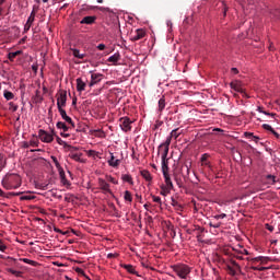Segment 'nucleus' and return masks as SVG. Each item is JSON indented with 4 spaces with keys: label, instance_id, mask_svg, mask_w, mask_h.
<instances>
[{
    "label": "nucleus",
    "instance_id": "nucleus-1",
    "mask_svg": "<svg viewBox=\"0 0 280 280\" xmlns=\"http://www.w3.org/2000/svg\"><path fill=\"white\" fill-rule=\"evenodd\" d=\"M162 174L164 176L165 185L160 187V195L166 197L170 196L172 189H174V183H172V177L170 176V166H162Z\"/></svg>",
    "mask_w": 280,
    "mask_h": 280
},
{
    "label": "nucleus",
    "instance_id": "nucleus-2",
    "mask_svg": "<svg viewBox=\"0 0 280 280\" xmlns=\"http://www.w3.org/2000/svg\"><path fill=\"white\" fill-rule=\"evenodd\" d=\"M2 187L7 190L19 189L21 187V176L18 174H8L2 179Z\"/></svg>",
    "mask_w": 280,
    "mask_h": 280
},
{
    "label": "nucleus",
    "instance_id": "nucleus-3",
    "mask_svg": "<svg viewBox=\"0 0 280 280\" xmlns=\"http://www.w3.org/2000/svg\"><path fill=\"white\" fill-rule=\"evenodd\" d=\"M171 144H172V138L171 136H168L165 142L159 145V154H161L162 167H170V159H167V154H170Z\"/></svg>",
    "mask_w": 280,
    "mask_h": 280
},
{
    "label": "nucleus",
    "instance_id": "nucleus-4",
    "mask_svg": "<svg viewBox=\"0 0 280 280\" xmlns=\"http://www.w3.org/2000/svg\"><path fill=\"white\" fill-rule=\"evenodd\" d=\"M171 268L179 279L187 280L189 279V275H191V267L186 264L173 265Z\"/></svg>",
    "mask_w": 280,
    "mask_h": 280
},
{
    "label": "nucleus",
    "instance_id": "nucleus-5",
    "mask_svg": "<svg viewBox=\"0 0 280 280\" xmlns=\"http://www.w3.org/2000/svg\"><path fill=\"white\" fill-rule=\"evenodd\" d=\"M132 124L135 121L128 118V116L119 118V126L122 132H130L132 130Z\"/></svg>",
    "mask_w": 280,
    "mask_h": 280
},
{
    "label": "nucleus",
    "instance_id": "nucleus-6",
    "mask_svg": "<svg viewBox=\"0 0 280 280\" xmlns=\"http://www.w3.org/2000/svg\"><path fill=\"white\" fill-rule=\"evenodd\" d=\"M38 139L43 143H51V141H54V130L46 131L44 129H39V131H38Z\"/></svg>",
    "mask_w": 280,
    "mask_h": 280
},
{
    "label": "nucleus",
    "instance_id": "nucleus-7",
    "mask_svg": "<svg viewBox=\"0 0 280 280\" xmlns=\"http://www.w3.org/2000/svg\"><path fill=\"white\" fill-rule=\"evenodd\" d=\"M226 270H228L229 275H231V277H235V275H237V272H240V270H242V267H240V264H237V261L230 260L226 264Z\"/></svg>",
    "mask_w": 280,
    "mask_h": 280
},
{
    "label": "nucleus",
    "instance_id": "nucleus-8",
    "mask_svg": "<svg viewBox=\"0 0 280 280\" xmlns=\"http://www.w3.org/2000/svg\"><path fill=\"white\" fill-rule=\"evenodd\" d=\"M67 106V92H60L57 96L58 110L63 109Z\"/></svg>",
    "mask_w": 280,
    "mask_h": 280
},
{
    "label": "nucleus",
    "instance_id": "nucleus-9",
    "mask_svg": "<svg viewBox=\"0 0 280 280\" xmlns=\"http://www.w3.org/2000/svg\"><path fill=\"white\" fill-rule=\"evenodd\" d=\"M107 165H109V167H113L114 170H117L119 165H121V160L115 158V154L113 152H109Z\"/></svg>",
    "mask_w": 280,
    "mask_h": 280
},
{
    "label": "nucleus",
    "instance_id": "nucleus-10",
    "mask_svg": "<svg viewBox=\"0 0 280 280\" xmlns=\"http://www.w3.org/2000/svg\"><path fill=\"white\" fill-rule=\"evenodd\" d=\"M230 88L232 91H235V93H244V86L242 85V81L234 80L230 83Z\"/></svg>",
    "mask_w": 280,
    "mask_h": 280
},
{
    "label": "nucleus",
    "instance_id": "nucleus-11",
    "mask_svg": "<svg viewBox=\"0 0 280 280\" xmlns=\"http://www.w3.org/2000/svg\"><path fill=\"white\" fill-rule=\"evenodd\" d=\"M98 186H100V189L102 191H104L105 194H112L110 191V184H108V182H106V179L104 178H98Z\"/></svg>",
    "mask_w": 280,
    "mask_h": 280
},
{
    "label": "nucleus",
    "instance_id": "nucleus-12",
    "mask_svg": "<svg viewBox=\"0 0 280 280\" xmlns=\"http://www.w3.org/2000/svg\"><path fill=\"white\" fill-rule=\"evenodd\" d=\"M59 178H60V183H61L62 187H66L67 189L71 188V182L69 179H67V175L65 174V170L59 171Z\"/></svg>",
    "mask_w": 280,
    "mask_h": 280
},
{
    "label": "nucleus",
    "instance_id": "nucleus-13",
    "mask_svg": "<svg viewBox=\"0 0 280 280\" xmlns=\"http://www.w3.org/2000/svg\"><path fill=\"white\" fill-rule=\"evenodd\" d=\"M59 114H60V117L62 119H65L66 124H69V126H72V128H75V124L73 122V120L71 119V117H69L67 115V110L65 109H58Z\"/></svg>",
    "mask_w": 280,
    "mask_h": 280
},
{
    "label": "nucleus",
    "instance_id": "nucleus-14",
    "mask_svg": "<svg viewBox=\"0 0 280 280\" xmlns=\"http://www.w3.org/2000/svg\"><path fill=\"white\" fill-rule=\"evenodd\" d=\"M102 78H103L102 73H92L89 86L90 88L95 86V84H97L98 82H102Z\"/></svg>",
    "mask_w": 280,
    "mask_h": 280
},
{
    "label": "nucleus",
    "instance_id": "nucleus-15",
    "mask_svg": "<svg viewBox=\"0 0 280 280\" xmlns=\"http://www.w3.org/2000/svg\"><path fill=\"white\" fill-rule=\"evenodd\" d=\"M145 37V30L138 28L136 32L131 35V40H141V38Z\"/></svg>",
    "mask_w": 280,
    "mask_h": 280
},
{
    "label": "nucleus",
    "instance_id": "nucleus-16",
    "mask_svg": "<svg viewBox=\"0 0 280 280\" xmlns=\"http://www.w3.org/2000/svg\"><path fill=\"white\" fill-rule=\"evenodd\" d=\"M120 267L127 270L129 275H136V277H139V272H137V269H135V266L121 264Z\"/></svg>",
    "mask_w": 280,
    "mask_h": 280
},
{
    "label": "nucleus",
    "instance_id": "nucleus-17",
    "mask_svg": "<svg viewBox=\"0 0 280 280\" xmlns=\"http://www.w3.org/2000/svg\"><path fill=\"white\" fill-rule=\"evenodd\" d=\"M120 60L121 55L119 52H115L107 59V62H112V65L116 66Z\"/></svg>",
    "mask_w": 280,
    "mask_h": 280
},
{
    "label": "nucleus",
    "instance_id": "nucleus-18",
    "mask_svg": "<svg viewBox=\"0 0 280 280\" xmlns=\"http://www.w3.org/2000/svg\"><path fill=\"white\" fill-rule=\"evenodd\" d=\"M86 89V82L82 80V78L77 79V91L79 93H82V91H85Z\"/></svg>",
    "mask_w": 280,
    "mask_h": 280
},
{
    "label": "nucleus",
    "instance_id": "nucleus-19",
    "mask_svg": "<svg viewBox=\"0 0 280 280\" xmlns=\"http://www.w3.org/2000/svg\"><path fill=\"white\" fill-rule=\"evenodd\" d=\"M95 16L89 15L83 18L80 23L81 25H93V23H95Z\"/></svg>",
    "mask_w": 280,
    "mask_h": 280
},
{
    "label": "nucleus",
    "instance_id": "nucleus-20",
    "mask_svg": "<svg viewBox=\"0 0 280 280\" xmlns=\"http://www.w3.org/2000/svg\"><path fill=\"white\" fill-rule=\"evenodd\" d=\"M140 176H142V178H144L147 183H152V174L150 173V171L148 170L141 171Z\"/></svg>",
    "mask_w": 280,
    "mask_h": 280
},
{
    "label": "nucleus",
    "instance_id": "nucleus-21",
    "mask_svg": "<svg viewBox=\"0 0 280 280\" xmlns=\"http://www.w3.org/2000/svg\"><path fill=\"white\" fill-rule=\"evenodd\" d=\"M69 156L70 159H72V161H75L77 163H84V159H82V153H70Z\"/></svg>",
    "mask_w": 280,
    "mask_h": 280
},
{
    "label": "nucleus",
    "instance_id": "nucleus-22",
    "mask_svg": "<svg viewBox=\"0 0 280 280\" xmlns=\"http://www.w3.org/2000/svg\"><path fill=\"white\" fill-rule=\"evenodd\" d=\"M92 135L94 137H97V139H106V132H104V130H102V129L92 130Z\"/></svg>",
    "mask_w": 280,
    "mask_h": 280
},
{
    "label": "nucleus",
    "instance_id": "nucleus-23",
    "mask_svg": "<svg viewBox=\"0 0 280 280\" xmlns=\"http://www.w3.org/2000/svg\"><path fill=\"white\" fill-rule=\"evenodd\" d=\"M256 110H257V113H261V115L271 117V119H275V117L277 116V114H275V113H268V112L264 110V107H261V106H257Z\"/></svg>",
    "mask_w": 280,
    "mask_h": 280
},
{
    "label": "nucleus",
    "instance_id": "nucleus-24",
    "mask_svg": "<svg viewBox=\"0 0 280 280\" xmlns=\"http://www.w3.org/2000/svg\"><path fill=\"white\" fill-rule=\"evenodd\" d=\"M121 180H122V183H128L129 185H135V180L132 179V175H130V174H122Z\"/></svg>",
    "mask_w": 280,
    "mask_h": 280
},
{
    "label": "nucleus",
    "instance_id": "nucleus-25",
    "mask_svg": "<svg viewBox=\"0 0 280 280\" xmlns=\"http://www.w3.org/2000/svg\"><path fill=\"white\" fill-rule=\"evenodd\" d=\"M86 155L90 158V159H94V161L96 159H100V152L95 151V150H88L85 151Z\"/></svg>",
    "mask_w": 280,
    "mask_h": 280
},
{
    "label": "nucleus",
    "instance_id": "nucleus-26",
    "mask_svg": "<svg viewBox=\"0 0 280 280\" xmlns=\"http://www.w3.org/2000/svg\"><path fill=\"white\" fill-rule=\"evenodd\" d=\"M21 54H23V50H16L13 52H9L8 54V59L13 62L14 58H16V56H21Z\"/></svg>",
    "mask_w": 280,
    "mask_h": 280
},
{
    "label": "nucleus",
    "instance_id": "nucleus-27",
    "mask_svg": "<svg viewBox=\"0 0 280 280\" xmlns=\"http://www.w3.org/2000/svg\"><path fill=\"white\" fill-rule=\"evenodd\" d=\"M159 113H163V110H165V96H162L160 100H159Z\"/></svg>",
    "mask_w": 280,
    "mask_h": 280
},
{
    "label": "nucleus",
    "instance_id": "nucleus-28",
    "mask_svg": "<svg viewBox=\"0 0 280 280\" xmlns=\"http://www.w3.org/2000/svg\"><path fill=\"white\" fill-rule=\"evenodd\" d=\"M52 163H55V167L57 168V172H62L65 168L60 165V162H58V158L51 156Z\"/></svg>",
    "mask_w": 280,
    "mask_h": 280
},
{
    "label": "nucleus",
    "instance_id": "nucleus-29",
    "mask_svg": "<svg viewBox=\"0 0 280 280\" xmlns=\"http://www.w3.org/2000/svg\"><path fill=\"white\" fill-rule=\"evenodd\" d=\"M180 135H183V131H180L178 128H176V129H173V130L171 131L170 137H171L172 139H178V137H179Z\"/></svg>",
    "mask_w": 280,
    "mask_h": 280
},
{
    "label": "nucleus",
    "instance_id": "nucleus-30",
    "mask_svg": "<svg viewBox=\"0 0 280 280\" xmlns=\"http://www.w3.org/2000/svg\"><path fill=\"white\" fill-rule=\"evenodd\" d=\"M209 154L205 153L201 155V165H206V167H211V164H209Z\"/></svg>",
    "mask_w": 280,
    "mask_h": 280
},
{
    "label": "nucleus",
    "instance_id": "nucleus-31",
    "mask_svg": "<svg viewBox=\"0 0 280 280\" xmlns=\"http://www.w3.org/2000/svg\"><path fill=\"white\" fill-rule=\"evenodd\" d=\"M124 200L125 202H132V192H130L129 190H126L124 192Z\"/></svg>",
    "mask_w": 280,
    "mask_h": 280
},
{
    "label": "nucleus",
    "instance_id": "nucleus-32",
    "mask_svg": "<svg viewBox=\"0 0 280 280\" xmlns=\"http://www.w3.org/2000/svg\"><path fill=\"white\" fill-rule=\"evenodd\" d=\"M3 97H4V100H7L8 102H10V100H14V93H12V92L5 90V91L3 92Z\"/></svg>",
    "mask_w": 280,
    "mask_h": 280
},
{
    "label": "nucleus",
    "instance_id": "nucleus-33",
    "mask_svg": "<svg viewBox=\"0 0 280 280\" xmlns=\"http://www.w3.org/2000/svg\"><path fill=\"white\" fill-rule=\"evenodd\" d=\"M105 178L107 183H112V185H119V180L115 179L112 175H106Z\"/></svg>",
    "mask_w": 280,
    "mask_h": 280
},
{
    "label": "nucleus",
    "instance_id": "nucleus-34",
    "mask_svg": "<svg viewBox=\"0 0 280 280\" xmlns=\"http://www.w3.org/2000/svg\"><path fill=\"white\" fill-rule=\"evenodd\" d=\"M7 272H10L11 275H13L14 277H21V275H23V272L15 270L13 268H7Z\"/></svg>",
    "mask_w": 280,
    "mask_h": 280
},
{
    "label": "nucleus",
    "instance_id": "nucleus-35",
    "mask_svg": "<svg viewBox=\"0 0 280 280\" xmlns=\"http://www.w3.org/2000/svg\"><path fill=\"white\" fill-rule=\"evenodd\" d=\"M57 128L59 130H63V132H67L69 130V127H67V124H65L62 121L57 122Z\"/></svg>",
    "mask_w": 280,
    "mask_h": 280
},
{
    "label": "nucleus",
    "instance_id": "nucleus-36",
    "mask_svg": "<svg viewBox=\"0 0 280 280\" xmlns=\"http://www.w3.org/2000/svg\"><path fill=\"white\" fill-rule=\"evenodd\" d=\"M21 261H23V264H28V266H36L37 262L30 259V258H20Z\"/></svg>",
    "mask_w": 280,
    "mask_h": 280
},
{
    "label": "nucleus",
    "instance_id": "nucleus-37",
    "mask_svg": "<svg viewBox=\"0 0 280 280\" xmlns=\"http://www.w3.org/2000/svg\"><path fill=\"white\" fill-rule=\"evenodd\" d=\"M244 136H245L247 139H254V141H255L256 143L259 141V137L254 136L253 132H245Z\"/></svg>",
    "mask_w": 280,
    "mask_h": 280
},
{
    "label": "nucleus",
    "instance_id": "nucleus-38",
    "mask_svg": "<svg viewBox=\"0 0 280 280\" xmlns=\"http://www.w3.org/2000/svg\"><path fill=\"white\" fill-rule=\"evenodd\" d=\"M182 174L183 176H189V165L185 164L182 166Z\"/></svg>",
    "mask_w": 280,
    "mask_h": 280
},
{
    "label": "nucleus",
    "instance_id": "nucleus-39",
    "mask_svg": "<svg viewBox=\"0 0 280 280\" xmlns=\"http://www.w3.org/2000/svg\"><path fill=\"white\" fill-rule=\"evenodd\" d=\"M34 198H36L34 195L32 194H26V195H22L20 197V200H34Z\"/></svg>",
    "mask_w": 280,
    "mask_h": 280
},
{
    "label": "nucleus",
    "instance_id": "nucleus-40",
    "mask_svg": "<svg viewBox=\"0 0 280 280\" xmlns=\"http://www.w3.org/2000/svg\"><path fill=\"white\" fill-rule=\"evenodd\" d=\"M35 19H36V13H34V11H32L26 23L33 25Z\"/></svg>",
    "mask_w": 280,
    "mask_h": 280
},
{
    "label": "nucleus",
    "instance_id": "nucleus-41",
    "mask_svg": "<svg viewBox=\"0 0 280 280\" xmlns=\"http://www.w3.org/2000/svg\"><path fill=\"white\" fill-rule=\"evenodd\" d=\"M151 198H152L153 202H156L158 205H163L161 197L152 195Z\"/></svg>",
    "mask_w": 280,
    "mask_h": 280
},
{
    "label": "nucleus",
    "instance_id": "nucleus-42",
    "mask_svg": "<svg viewBox=\"0 0 280 280\" xmlns=\"http://www.w3.org/2000/svg\"><path fill=\"white\" fill-rule=\"evenodd\" d=\"M5 167V158L0 154V172Z\"/></svg>",
    "mask_w": 280,
    "mask_h": 280
},
{
    "label": "nucleus",
    "instance_id": "nucleus-43",
    "mask_svg": "<svg viewBox=\"0 0 280 280\" xmlns=\"http://www.w3.org/2000/svg\"><path fill=\"white\" fill-rule=\"evenodd\" d=\"M212 218L213 220H224V218H226V213L215 214Z\"/></svg>",
    "mask_w": 280,
    "mask_h": 280
},
{
    "label": "nucleus",
    "instance_id": "nucleus-44",
    "mask_svg": "<svg viewBox=\"0 0 280 280\" xmlns=\"http://www.w3.org/2000/svg\"><path fill=\"white\" fill-rule=\"evenodd\" d=\"M8 250V245L3 244V241L0 240V253H5Z\"/></svg>",
    "mask_w": 280,
    "mask_h": 280
},
{
    "label": "nucleus",
    "instance_id": "nucleus-45",
    "mask_svg": "<svg viewBox=\"0 0 280 280\" xmlns=\"http://www.w3.org/2000/svg\"><path fill=\"white\" fill-rule=\"evenodd\" d=\"M38 140H31L30 142H28V145H31V148H38Z\"/></svg>",
    "mask_w": 280,
    "mask_h": 280
},
{
    "label": "nucleus",
    "instance_id": "nucleus-46",
    "mask_svg": "<svg viewBox=\"0 0 280 280\" xmlns=\"http://www.w3.org/2000/svg\"><path fill=\"white\" fill-rule=\"evenodd\" d=\"M262 128H264V130H267L268 132H271L273 130L272 126H270L268 124H264Z\"/></svg>",
    "mask_w": 280,
    "mask_h": 280
},
{
    "label": "nucleus",
    "instance_id": "nucleus-47",
    "mask_svg": "<svg viewBox=\"0 0 280 280\" xmlns=\"http://www.w3.org/2000/svg\"><path fill=\"white\" fill-rule=\"evenodd\" d=\"M267 180L270 183H277V177L275 175H267Z\"/></svg>",
    "mask_w": 280,
    "mask_h": 280
},
{
    "label": "nucleus",
    "instance_id": "nucleus-48",
    "mask_svg": "<svg viewBox=\"0 0 280 280\" xmlns=\"http://www.w3.org/2000/svg\"><path fill=\"white\" fill-rule=\"evenodd\" d=\"M74 57L75 58H80L82 60V58H84V54H80V50H74Z\"/></svg>",
    "mask_w": 280,
    "mask_h": 280
},
{
    "label": "nucleus",
    "instance_id": "nucleus-49",
    "mask_svg": "<svg viewBox=\"0 0 280 280\" xmlns=\"http://www.w3.org/2000/svg\"><path fill=\"white\" fill-rule=\"evenodd\" d=\"M5 3V0H0V16L3 15V4Z\"/></svg>",
    "mask_w": 280,
    "mask_h": 280
},
{
    "label": "nucleus",
    "instance_id": "nucleus-50",
    "mask_svg": "<svg viewBox=\"0 0 280 280\" xmlns=\"http://www.w3.org/2000/svg\"><path fill=\"white\" fill-rule=\"evenodd\" d=\"M115 257H119V254H117V253H115V254H113V253L107 254V259H113Z\"/></svg>",
    "mask_w": 280,
    "mask_h": 280
},
{
    "label": "nucleus",
    "instance_id": "nucleus-51",
    "mask_svg": "<svg viewBox=\"0 0 280 280\" xmlns=\"http://www.w3.org/2000/svg\"><path fill=\"white\" fill-rule=\"evenodd\" d=\"M31 27H32V24L26 22L24 25V32H30Z\"/></svg>",
    "mask_w": 280,
    "mask_h": 280
},
{
    "label": "nucleus",
    "instance_id": "nucleus-52",
    "mask_svg": "<svg viewBox=\"0 0 280 280\" xmlns=\"http://www.w3.org/2000/svg\"><path fill=\"white\" fill-rule=\"evenodd\" d=\"M97 49H98L100 51H104V50L106 49V45H104V44H98V45H97Z\"/></svg>",
    "mask_w": 280,
    "mask_h": 280
},
{
    "label": "nucleus",
    "instance_id": "nucleus-53",
    "mask_svg": "<svg viewBox=\"0 0 280 280\" xmlns=\"http://www.w3.org/2000/svg\"><path fill=\"white\" fill-rule=\"evenodd\" d=\"M265 226H266L267 231H270V233H272V231H275V226H272L268 223Z\"/></svg>",
    "mask_w": 280,
    "mask_h": 280
},
{
    "label": "nucleus",
    "instance_id": "nucleus-54",
    "mask_svg": "<svg viewBox=\"0 0 280 280\" xmlns=\"http://www.w3.org/2000/svg\"><path fill=\"white\" fill-rule=\"evenodd\" d=\"M272 136L276 137V139H280V135L279 132H277L275 129H272V131H270Z\"/></svg>",
    "mask_w": 280,
    "mask_h": 280
},
{
    "label": "nucleus",
    "instance_id": "nucleus-55",
    "mask_svg": "<svg viewBox=\"0 0 280 280\" xmlns=\"http://www.w3.org/2000/svg\"><path fill=\"white\" fill-rule=\"evenodd\" d=\"M253 270H259L261 272L266 270V267H253Z\"/></svg>",
    "mask_w": 280,
    "mask_h": 280
},
{
    "label": "nucleus",
    "instance_id": "nucleus-56",
    "mask_svg": "<svg viewBox=\"0 0 280 280\" xmlns=\"http://www.w3.org/2000/svg\"><path fill=\"white\" fill-rule=\"evenodd\" d=\"M220 226H222V223L217 222V223H214V225H212V229H220Z\"/></svg>",
    "mask_w": 280,
    "mask_h": 280
},
{
    "label": "nucleus",
    "instance_id": "nucleus-57",
    "mask_svg": "<svg viewBox=\"0 0 280 280\" xmlns=\"http://www.w3.org/2000/svg\"><path fill=\"white\" fill-rule=\"evenodd\" d=\"M231 71H232V73H233L234 75H237V74L240 73V71L237 70V68H232Z\"/></svg>",
    "mask_w": 280,
    "mask_h": 280
},
{
    "label": "nucleus",
    "instance_id": "nucleus-58",
    "mask_svg": "<svg viewBox=\"0 0 280 280\" xmlns=\"http://www.w3.org/2000/svg\"><path fill=\"white\" fill-rule=\"evenodd\" d=\"M55 233H60L62 235H65V233H62V230L58 229V228H54Z\"/></svg>",
    "mask_w": 280,
    "mask_h": 280
},
{
    "label": "nucleus",
    "instance_id": "nucleus-59",
    "mask_svg": "<svg viewBox=\"0 0 280 280\" xmlns=\"http://www.w3.org/2000/svg\"><path fill=\"white\" fill-rule=\"evenodd\" d=\"M75 271L79 272L80 275H84V270H82V268H77Z\"/></svg>",
    "mask_w": 280,
    "mask_h": 280
},
{
    "label": "nucleus",
    "instance_id": "nucleus-60",
    "mask_svg": "<svg viewBox=\"0 0 280 280\" xmlns=\"http://www.w3.org/2000/svg\"><path fill=\"white\" fill-rule=\"evenodd\" d=\"M214 132H224V130L220 129V128H214L213 129Z\"/></svg>",
    "mask_w": 280,
    "mask_h": 280
},
{
    "label": "nucleus",
    "instance_id": "nucleus-61",
    "mask_svg": "<svg viewBox=\"0 0 280 280\" xmlns=\"http://www.w3.org/2000/svg\"><path fill=\"white\" fill-rule=\"evenodd\" d=\"M241 253L242 255H248V249H243Z\"/></svg>",
    "mask_w": 280,
    "mask_h": 280
},
{
    "label": "nucleus",
    "instance_id": "nucleus-62",
    "mask_svg": "<svg viewBox=\"0 0 280 280\" xmlns=\"http://www.w3.org/2000/svg\"><path fill=\"white\" fill-rule=\"evenodd\" d=\"M75 104H78V98L72 100V106H75Z\"/></svg>",
    "mask_w": 280,
    "mask_h": 280
},
{
    "label": "nucleus",
    "instance_id": "nucleus-63",
    "mask_svg": "<svg viewBox=\"0 0 280 280\" xmlns=\"http://www.w3.org/2000/svg\"><path fill=\"white\" fill-rule=\"evenodd\" d=\"M261 259H264V257H262V256H260V257H256V258H255V261H261Z\"/></svg>",
    "mask_w": 280,
    "mask_h": 280
},
{
    "label": "nucleus",
    "instance_id": "nucleus-64",
    "mask_svg": "<svg viewBox=\"0 0 280 280\" xmlns=\"http://www.w3.org/2000/svg\"><path fill=\"white\" fill-rule=\"evenodd\" d=\"M167 27H172V21L166 22Z\"/></svg>",
    "mask_w": 280,
    "mask_h": 280
}]
</instances>
